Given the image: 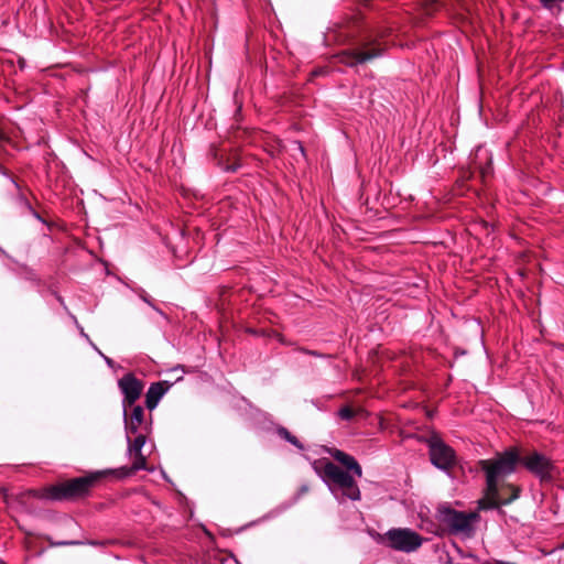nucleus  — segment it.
Masks as SVG:
<instances>
[{"instance_id":"1","label":"nucleus","mask_w":564,"mask_h":564,"mask_svg":"<svg viewBox=\"0 0 564 564\" xmlns=\"http://www.w3.org/2000/svg\"><path fill=\"white\" fill-rule=\"evenodd\" d=\"M478 464L486 475V492L485 497L479 500L480 509H496L519 497V487L503 484V479L511 475L519 464L517 449L506 451L497 454L494 458L479 460Z\"/></svg>"},{"instance_id":"2","label":"nucleus","mask_w":564,"mask_h":564,"mask_svg":"<svg viewBox=\"0 0 564 564\" xmlns=\"http://www.w3.org/2000/svg\"><path fill=\"white\" fill-rule=\"evenodd\" d=\"M107 471L98 470L83 477L72 478L40 490H32L33 497L47 500H76L84 498L107 477Z\"/></svg>"},{"instance_id":"3","label":"nucleus","mask_w":564,"mask_h":564,"mask_svg":"<svg viewBox=\"0 0 564 564\" xmlns=\"http://www.w3.org/2000/svg\"><path fill=\"white\" fill-rule=\"evenodd\" d=\"M315 469L330 489L339 488L350 500L360 499L358 485L348 471L327 459L317 460Z\"/></svg>"},{"instance_id":"4","label":"nucleus","mask_w":564,"mask_h":564,"mask_svg":"<svg viewBox=\"0 0 564 564\" xmlns=\"http://www.w3.org/2000/svg\"><path fill=\"white\" fill-rule=\"evenodd\" d=\"M438 522L451 534L470 538L475 532V524L479 521L477 512L458 511L449 506H441L437 509Z\"/></svg>"},{"instance_id":"5","label":"nucleus","mask_w":564,"mask_h":564,"mask_svg":"<svg viewBox=\"0 0 564 564\" xmlns=\"http://www.w3.org/2000/svg\"><path fill=\"white\" fill-rule=\"evenodd\" d=\"M382 539L389 547L404 553L416 551L423 542L422 536L411 529H391Z\"/></svg>"},{"instance_id":"6","label":"nucleus","mask_w":564,"mask_h":564,"mask_svg":"<svg viewBox=\"0 0 564 564\" xmlns=\"http://www.w3.org/2000/svg\"><path fill=\"white\" fill-rule=\"evenodd\" d=\"M384 46L376 41L365 43L362 47L355 50L343 51L338 54V59L340 63L354 67L358 64H365L376 57H379L383 54Z\"/></svg>"},{"instance_id":"7","label":"nucleus","mask_w":564,"mask_h":564,"mask_svg":"<svg viewBox=\"0 0 564 564\" xmlns=\"http://www.w3.org/2000/svg\"><path fill=\"white\" fill-rule=\"evenodd\" d=\"M430 458L434 466L447 470L456 464L455 451L438 437L429 441Z\"/></svg>"},{"instance_id":"8","label":"nucleus","mask_w":564,"mask_h":564,"mask_svg":"<svg viewBox=\"0 0 564 564\" xmlns=\"http://www.w3.org/2000/svg\"><path fill=\"white\" fill-rule=\"evenodd\" d=\"M124 429L127 436L132 434H150L151 420H145V412L141 405H132L123 409Z\"/></svg>"},{"instance_id":"9","label":"nucleus","mask_w":564,"mask_h":564,"mask_svg":"<svg viewBox=\"0 0 564 564\" xmlns=\"http://www.w3.org/2000/svg\"><path fill=\"white\" fill-rule=\"evenodd\" d=\"M519 464H522L530 473L542 480L551 478L553 464L541 453L532 452L522 457L519 456Z\"/></svg>"},{"instance_id":"10","label":"nucleus","mask_w":564,"mask_h":564,"mask_svg":"<svg viewBox=\"0 0 564 564\" xmlns=\"http://www.w3.org/2000/svg\"><path fill=\"white\" fill-rule=\"evenodd\" d=\"M118 387L123 394L122 406L127 409L135 404L144 386L133 373H127L119 379Z\"/></svg>"},{"instance_id":"11","label":"nucleus","mask_w":564,"mask_h":564,"mask_svg":"<svg viewBox=\"0 0 564 564\" xmlns=\"http://www.w3.org/2000/svg\"><path fill=\"white\" fill-rule=\"evenodd\" d=\"M133 463L130 467L123 466L116 469H106L107 475H112L117 479H124L134 475L138 470L147 469V457L143 454L132 455Z\"/></svg>"},{"instance_id":"12","label":"nucleus","mask_w":564,"mask_h":564,"mask_svg":"<svg viewBox=\"0 0 564 564\" xmlns=\"http://www.w3.org/2000/svg\"><path fill=\"white\" fill-rule=\"evenodd\" d=\"M171 388V383L167 381L154 382L148 389L145 394V405L152 411L159 404L161 398L165 394V392Z\"/></svg>"},{"instance_id":"13","label":"nucleus","mask_w":564,"mask_h":564,"mask_svg":"<svg viewBox=\"0 0 564 564\" xmlns=\"http://www.w3.org/2000/svg\"><path fill=\"white\" fill-rule=\"evenodd\" d=\"M328 453L335 460L340 463L348 470H351L357 477L362 476V469L360 465L351 455H348L345 452L337 448H330L328 449Z\"/></svg>"},{"instance_id":"14","label":"nucleus","mask_w":564,"mask_h":564,"mask_svg":"<svg viewBox=\"0 0 564 564\" xmlns=\"http://www.w3.org/2000/svg\"><path fill=\"white\" fill-rule=\"evenodd\" d=\"M135 437L131 440V435L127 436L128 440V453L132 455L142 454V447L147 442V437L149 434H133Z\"/></svg>"},{"instance_id":"15","label":"nucleus","mask_w":564,"mask_h":564,"mask_svg":"<svg viewBox=\"0 0 564 564\" xmlns=\"http://www.w3.org/2000/svg\"><path fill=\"white\" fill-rule=\"evenodd\" d=\"M210 153L213 158L216 160L217 165L226 172H236L240 166L239 163L234 162L232 164L226 163L224 161V152L215 147L210 149Z\"/></svg>"},{"instance_id":"16","label":"nucleus","mask_w":564,"mask_h":564,"mask_svg":"<svg viewBox=\"0 0 564 564\" xmlns=\"http://www.w3.org/2000/svg\"><path fill=\"white\" fill-rule=\"evenodd\" d=\"M365 410L361 409V408H358V409H352L351 406L349 405H346V406H343L339 411H338V416L341 419V420H345V421H350L352 420L356 415H359V414H365Z\"/></svg>"},{"instance_id":"17","label":"nucleus","mask_w":564,"mask_h":564,"mask_svg":"<svg viewBox=\"0 0 564 564\" xmlns=\"http://www.w3.org/2000/svg\"><path fill=\"white\" fill-rule=\"evenodd\" d=\"M279 436H281L282 438H284L285 441H288L289 443H291L292 445H294L295 447L300 448V449H303V445L302 443L294 436L292 435L288 429L281 426L276 430Z\"/></svg>"},{"instance_id":"18","label":"nucleus","mask_w":564,"mask_h":564,"mask_svg":"<svg viewBox=\"0 0 564 564\" xmlns=\"http://www.w3.org/2000/svg\"><path fill=\"white\" fill-rule=\"evenodd\" d=\"M541 4L552 11L554 14H558L562 11L561 6L558 4L560 0H540Z\"/></svg>"},{"instance_id":"19","label":"nucleus","mask_w":564,"mask_h":564,"mask_svg":"<svg viewBox=\"0 0 564 564\" xmlns=\"http://www.w3.org/2000/svg\"><path fill=\"white\" fill-rule=\"evenodd\" d=\"M488 160V163L485 165V166H479V176L481 178L482 182H486V180L491 176L492 174V169H491V162H490V158H487Z\"/></svg>"},{"instance_id":"20","label":"nucleus","mask_w":564,"mask_h":564,"mask_svg":"<svg viewBox=\"0 0 564 564\" xmlns=\"http://www.w3.org/2000/svg\"><path fill=\"white\" fill-rule=\"evenodd\" d=\"M438 0H425V6H426V13L427 14H431L434 10V6H436Z\"/></svg>"},{"instance_id":"21","label":"nucleus","mask_w":564,"mask_h":564,"mask_svg":"<svg viewBox=\"0 0 564 564\" xmlns=\"http://www.w3.org/2000/svg\"><path fill=\"white\" fill-rule=\"evenodd\" d=\"M7 140H8V135L6 134V132L2 129H0V143L4 142Z\"/></svg>"},{"instance_id":"22","label":"nucleus","mask_w":564,"mask_h":564,"mask_svg":"<svg viewBox=\"0 0 564 564\" xmlns=\"http://www.w3.org/2000/svg\"><path fill=\"white\" fill-rule=\"evenodd\" d=\"M90 545H94V546H98V545H105L106 542H99V541H90L89 542Z\"/></svg>"}]
</instances>
